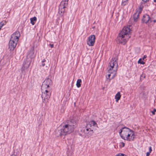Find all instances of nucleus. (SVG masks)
Listing matches in <instances>:
<instances>
[{
	"label": "nucleus",
	"mask_w": 156,
	"mask_h": 156,
	"mask_svg": "<svg viewBox=\"0 0 156 156\" xmlns=\"http://www.w3.org/2000/svg\"><path fill=\"white\" fill-rule=\"evenodd\" d=\"M130 31L129 27H124L117 37V42L119 44H125L130 37L129 35Z\"/></svg>",
	"instance_id": "nucleus-1"
},
{
	"label": "nucleus",
	"mask_w": 156,
	"mask_h": 156,
	"mask_svg": "<svg viewBox=\"0 0 156 156\" xmlns=\"http://www.w3.org/2000/svg\"><path fill=\"white\" fill-rule=\"evenodd\" d=\"M118 59V56L115 55L114 58H112L109 63L110 68L108 71L110 74L106 76L107 79H109V81L111 79H113L116 75L118 66L117 62Z\"/></svg>",
	"instance_id": "nucleus-2"
},
{
	"label": "nucleus",
	"mask_w": 156,
	"mask_h": 156,
	"mask_svg": "<svg viewBox=\"0 0 156 156\" xmlns=\"http://www.w3.org/2000/svg\"><path fill=\"white\" fill-rule=\"evenodd\" d=\"M74 130L73 128L65 123L60 126L55 130V134L58 137L62 135H66L67 134L73 132Z\"/></svg>",
	"instance_id": "nucleus-3"
},
{
	"label": "nucleus",
	"mask_w": 156,
	"mask_h": 156,
	"mask_svg": "<svg viewBox=\"0 0 156 156\" xmlns=\"http://www.w3.org/2000/svg\"><path fill=\"white\" fill-rule=\"evenodd\" d=\"M93 126H97V124L94 120L89 122L84 129L82 134L85 137L89 138L93 135L94 133Z\"/></svg>",
	"instance_id": "nucleus-4"
},
{
	"label": "nucleus",
	"mask_w": 156,
	"mask_h": 156,
	"mask_svg": "<svg viewBox=\"0 0 156 156\" xmlns=\"http://www.w3.org/2000/svg\"><path fill=\"white\" fill-rule=\"evenodd\" d=\"M20 36L19 31L15 32L12 35L9 44V48L11 51H13L16 47Z\"/></svg>",
	"instance_id": "nucleus-5"
},
{
	"label": "nucleus",
	"mask_w": 156,
	"mask_h": 156,
	"mask_svg": "<svg viewBox=\"0 0 156 156\" xmlns=\"http://www.w3.org/2000/svg\"><path fill=\"white\" fill-rule=\"evenodd\" d=\"M41 90L42 93L41 97L42 99L43 102L46 103L48 102L50 98L51 92L50 90H48V89L41 88Z\"/></svg>",
	"instance_id": "nucleus-6"
},
{
	"label": "nucleus",
	"mask_w": 156,
	"mask_h": 156,
	"mask_svg": "<svg viewBox=\"0 0 156 156\" xmlns=\"http://www.w3.org/2000/svg\"><path fill=\"white\" fill-rule=\"evenodd\" d=\"M31 61L32 60H31V59L30 58L29 59L26 58L24 61L23 66L21 69V71L24 75L25 74V73L26 72H28L27 69L29 67Z\"/></svg>",
	"instance_id": "nucleus-7"
},
{
	"label": "nucleus",
	"mask_w": 156,
	"mask_h": 156,
	"mask_svg": "<svg viewBox=\"0 0 156 156\" xmlns=\"http://www.w3.org/2000/svg\"><path fill=\"white\" fill-rule=\"evenodd\" d=\"M153 16L154 15H152L151 17L147 14L144 15L142 20V22L146 24L148 23H151L153 21V19L154 18Z\"/></svg>",
	"instance_id": "nucleus-8"
},
{
	"label": "nucleus",
	"mask_w": 156,
	"mask_h": 156,
	"mask_svg": "<svg viewBox=\"0 0 156 156\" xmlns=\"http://www.w3.org/2000/svg\"><path fill=\"white\" fill-rule=\"evenodd\" d=\"M77 121L75 119H71L67 120L66 122L69 126L75 129L77 126Z\"/></svg>",
	"instance_id": "nucleus-9"
},
{
	"label": "nucleus",
	"mask_w": 156,
	"mask_h": 156,
	"mask_svg": "<svg viewBox=\"0 0 156 156\" xmlns=\"http://www.w3.org/2000/svg\"><path fill=\"white\" fill-rule=\"evenodd\" d=\"M95 40V35H92L90 36L87 41V44L89 46H92L94 45Z\"/></svg>",
	"instance_id": "nucleus-10"
},
{
	"label": "nucleus",
	"mask_w": 156,
	"mask_h": 156,
	"mask_svg": "<svg viewBox=\"0 0 156 156\" xmlns=\"http://www.w3.org/2000/svg\"><path fill=\"white\" fill-rule=\"evenodd\" d=\"M135 136L133 131L131 130L129 133L127 134L126 138L125 137V139L124 140L128 141H133L135 138Z\"/></svg>",
	"instance_id": "nucleus-11"
},
{
	"label": "nucleus",
	"mask_w": 156,
	"mask_h": 156,
	"mask_svg": "<svg viewBox=\"0 0 156 156\" xmlns=\"http://www.w3.org/2000/svg\"><path fill=\"white\" fill-rule=\"evenodd\" d=\"M51 80L49 79H47L45 80L43 82L41 88L48 89V87H49V85H51Z\"/></svg>",
	"instance_id": "nucleus-12"
},
{
	"label": "nucleus",
	"mask_w": 156,
	"mask_h": 156,
	"mask_svg": "<svg viewBox=\"0 0 156 156\" xmlns=\"http://www.w3.org/2000/svg\"><path fill=\"white\" fill-rule=\"evenodd\" d=\"M35 56V55L34 54V48L32 47L31 48L30 51L28 52L27 58V59L30 58L31 59V60H32V58H33Z\"/></svg>",
	"instance_id": "nucleus-13"
},
{
	"label": "nucleus",
	"mask_w": 156,
	"mask_h": 156,
	"mask_svg": "<svg viewBox=\"0 0 156 156\" xmlns=\"http://www.w3.org/2000/svg\"><path fill=\"white\" fill-rule=\"evenodd\" d=\"M123 133H122V135L123 136H126L132 130L130 129L125 127H123Z\"/></svg>",
	"instance_id": "nucleus-14"
},
{
	"label": "nucleus",
	"mask_w": 156,
	"mask_h": 156,
	"mask_svg": "<svg viewBox=\"0 0 156 156\" xmlns=\"http://www.w3.org/2000/svg\"><path fill=\"white\" fill-rule=\"evenodd\" d=\"M69 0H63L61 2L59 6L66 8L68 4Z\"/></svg>",
	"instance_id": "nucleus-15"
},
{
	"label": "nucleus",
	"mask_w": 156,
	"mask_h": 156,
	"mask_svg": "<svg viewBox=\"0 0 156 156\" xmlns=\"http://www.w3.org/2000/svg\"><path fill=\"white\" fill-rule=\"evenodd\" d=\"M139 12L138 11L136 12L133 15V21L135 22H136L139 19Z\"/></svg>",
	"instance_id": "nucleus-16"
},
{
	"label": "nucleus",
	"mask_w": 156,
	"mask_h": 156,
	"mask_svg": "<svg viewBox=\"0 0 156 156\" xmlns=\"http://www.w3.org/2000/svg\"><path fill=\"white\" fill-rule=\"evenodd\" d=\"M65 8L59 6L58 13L61 16L63 15L65 11Z\"/></svg>",
	"instance_id": "nucleus-17"
},
{
	"label": "nucleus",
	"mask_w": 156,
	"mask_h": 156,
	"mask_svg": "<svg viewBox=\"0 0 156 156\" xmlns=\"http://www.w3.org/2000/svg\"><path fill=\"white\" fill-rule=\"evenodd\" d=\"M121 96L120 92H119L116 94L115 96V101L116 102H118L119 100L120 99Z\"/></svg>",
	"instance_id": "nucleus-18"
},
{
	"label": "nucleus",
	"mask_w": 156,
	"mask_h": 156,
	"mask_svg": "<svg viewBox=\"0 0 156 156\" xmlns=\"http://www.w3.org/2000/svg\"><path fill=\"white\" fill-rule=\"evenodd\" d=\"M30 20V23L32 25H34L35 24L34 22L36 21L37 20V18L36 17H34L33 18H31Z\"/></svg>",
	"instance_id": "nucleus-19"
},
{
	"label": "nucleus",
	"mask_w": 156,
	"mask_h": 156,
	"mask_svg": "<svg viewBox=\"0 0 156 156\" xmlns=\"http://www.w3.org/2000/svg\"><path fill=\"white\" fill-rule=\"evenodd\" d=\"M123 127L120 130V131L119 132V134H120V136L123 139H125V136H123L122 135V133H123Z\"/></svg>",
	"instance_id": "nucleus-20"
},
{
	"label": "nucleus",
	"mask_w": 156,
	"mask_h": 156,
	"mask_svg": "<svg viewBox=\"0 0 156 156\" xmlns=\"http://www.w3.org/2000/svg\"><path fill=\"white\" fill-rule=\"evenodd\" d=\"M81 79H78L77 80L76 82V86L77 87H80L81 86Z\"/></svg>",
	"instance_id": "nucleus-21"
},
{
	"label": "nucleus",
	"mask_w": 156,
	"mask_h": 156,
	"mask_svg": "<svg viewBox=\"0 0 156 156\" xmlns=\"http://www.w3.org/2000/svg\"><path fill=\"white\" fill-rule=\"evenodd\" d=\"M128 0H122V5L123 6L126 5L128 3Z\"/></svg>",
	"instance_id": "nucleus-22"
},
{
	"label": "nucleus",
	"mask_w": 156,
	"mask_h": 156,
	"mask_svg": "<svg viewBox=\"0 0 156 156\" xmlns=\"http://www.w3.org/2000/svg\"><path fill=\"white\" fill-rule=\"evenodd\" d=\"M138 63H140L142 64H144L145 63L142 61L141 59L140 58L138 62Z\"/></svg>",
	"instance_id": "nucleus-23"
},
{
	"label": "nucleus",
	"mask_w": 156,
	"mask_h": 156,
	"mask_svg": "<svg viewBox=\"0 0 156 156\" xmlns=\"http://www.w3.org/2000/svg\"><path fill=\"white\" fill-rule=\"evenodd\" d=\"M115 156H127L126 155L123 154L119 153L117 154Z\"/></svg>",
	"instance_id": "nucleus-24"
},
{
	"label": "nucleus",
	"mask_w": 156,
	"mask_h": 156,
	"mask_svg": "<svg viewBox=\"0 0 156 156\" xmlns=\"http://www.w3.org/2000/svg\"><path fill=\"white\" fill-rule=\"evenodd\" d=\"M4 25V23L3 22H1L0 23V29L2 27V26Z\"/></svg>",
	"instance_id": "nucleus-25"
},
{
	"label": "nucleus",
	"mask_w": 156,
	"mask_h": 156,
	"mask_svg": "<svg viewBox=\"0 0 156 156\" xmlns=\"http://www.w3.org/2000/svg\"><path fill=\"white\" fill-rule=\"evenodd\" d=\"M156 112V109H154L153 111H151V112L152 113L153 115H154L155 114V112Z\"/></svg>",
	"instance_id": "nucleus-26"
},
{
	"label": "nucleus",
	"mask_w": 156,
	"mask_h": 156,
	"mask_svg": "<svg viewBox=\"0 0 156 156\" xmlns=\"http://www.w3.org/2000/svg\"><path fill=\"white\" fill-rule=\"evenodd\" d=\"M149 152H151L152 151V149H151V146L149 147Z\"/></svg>",
	"instance_id": "nucleus-27"
},
{
	"label": "nucleus",
	"mask_w": 156,
	"mask_h": 156,
	"mask_svg": "<svg viewBox=\"0 0 156 156\" xmlns=\"http://www.w3.org/2000/svg\"><path fill=\"white\" fill-rule=\"evenodd\" d=\"M151 152H147L146 153V156H149V155Z\"/></svg>",
	"instance_id": "nucleus-28"
},
{
	"label": "nucleus",
	"mask_w": 156,
	"mask_h": 156,
	"mask_svg": "<svg viewBox=\"0 0 156 156\" xmlns=\"http://www.w3.org/2000/svg\"><path fill=\"white\" fill-rule=\"evenodd\" d=\"M121 144L122 145V147H123L125 146V143H123V142H122Z\"/></svg>",
	"instance_id": "nucleus-29"
},
{
	"label": "nucleus",
	"mask_w": 156,
	"mask_h": 156,
	"mask_svg": "<svg viewBox=\"0 0 156 156\" xmlns=\"http://www.w3.org/2000/svg\"><path fill=\"white\" fill-rule=\"evenodd\" d=\"M49 45L51 47V48H53L54 47V44H49Z\"/></svg>",
	"instance_id": "nucleus-30"
},
{
	"label": "nucleus",
	"mask_w": 156,
	"mask_h": 156,
	"mask_svg": "<svg viewBox=\"0 0 156 156\" xmlns=\"http://www.w3.org/2000/svg\"><path fill=\"white\" fill-rule=\"evenodd\" d=\"M149 0H142V1L144 2H148L149 1Z\"/></svg>",
	"instance_id": "nucleus-31"
},
{
	"label": "nucleus",
	"mask_w": 156,
	"mask_h": 156,
	"mask_svg": "<svg viewBox=\"0 0 156 156\" xmlns=\"http://www.w3.org/2000/svg\"><path fill=\"white\" fill-rule=\"evenodd\" d=\"M147 57L146 55H144V57L143 58V59L144 60L145 58H146Z\"/></svg>",
	"instance_id": "nucleus-32"
},
{
	"label": "nucleus",
	"mask_w": 156,
	"mask_h": 156,
	"mask_svg": "<svg viewBox=\"0 0 156 156\" xmlns=\"http://www.w3.org/2000/svg\"><path fill=\"white\" fill-rule=\"evenodd\" d=\"M41 65L43 66H45V64L44 63H42Z\"/></svg>",
	"instance_id": "nucleus-33"
},
{
	"label": "nucleus",
	"mask_w": 156,
	"mask_h": 156,
	"mask_svg": "<svg viewBox=\"0 0 156 156\" xmlns=\"http://www.w3.org/2000/svg\"><path fill=\"white\" fill-rule=\"evenodd\" d=\"M45 61L46 60L44 59L42 61V63H44Z\"/></svg>",
	"instance_id": "nucleus-34"
},
{
	"label": "nucleus",
	"mask_w": 156,
	"mask_h": 156,
	"mask_svg": "<svg viewBox=\"0 0 156 156\" xmlns=\"http://www.w3.org/2000/svg\"><path fill=\"white\" fill-rule=\"evenodd\" d=\"M140 12H139V13H141V12L142 9V8H140Z\"/></svg>",
	"instance_id": "nucleus-35"
},
{
	"label": "nucleus",
	"mask_w": 156,
	"mask_h": 156,
	"mask_svg": "<svg viewBox=\"0 0 156 156\" xmlns=\"http://www.w3.org/2000/svg\"><path fill=\"white\" fill-rule=\"evenodd\" d=\"M141 77H144V78H145V76L144 75H142L141 76Z\"/></svg>",
	"instance_id": "nucleus-36"
},
{
	"label": "nucleus",
	"mask_w": 156,
	"mask_h": 156,
	"mask_svg": "<svg viewBox=\"0 0 156 156\" xmlns=\"http://www.w3.org/2000/svg\"><path fill=\"white\" fill-rule=\"evenodd\" d=\"M11 156H16L15 154H12Z\"/></svg>",
	"instance_id": "nucleus-37"
},
{
	"label": "nucleus",
	"mask_w": 156,
	"mask_h": 156,
	"mask_svg": "<svg viewBox=\"0 0 156 156\" xmlns=\"http://www.w3.org/2000/svg\"><path fill=\"white\" fill-rule=\"evenodd\" d=\"M95 26L93 27H92V28H93V29H94V28H95Z\"/></svg>",
	"instance_id": "nucleus-38"
},
{
	"label": "nucleus",
	"mask_w": 156,
	"mask_h": 156,
	"mask_svg": "<svg viewBox=\"0 0 156 156\" xmlns=\"http://www.w3.org/2000/svg\"><path fill=\"white\" fill-rule=\"evenodd\" d=\"M154 2H156V0H154Z\"/></svg>",
	"instance_id": "nucleus-39"
},
{
	"label": "nucleus",
	"mask_w": 156,
	"mask_h": 156,
	"mask_svg": "<svg viewBox=\"0 0 156 156\" xmlns=\"http://www.w3.org/2000/svg\"><path fill=\"white\" fill-rule=\"evenodd\" d=\"M155 15V17H156V15Z\"/></svg>",
	"instance_id": "nucleus-40"
}]
</instances>
